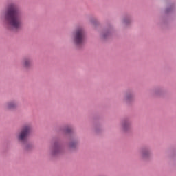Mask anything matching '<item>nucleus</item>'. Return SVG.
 Masks as SVG:
<instances>
[{
    "label": "nucleus",
    "instance_id": "nucleus-1",
    "mask_svg": "<svg viewBox=\"0 0 176 176\" xmlns=\"http://www.w3.org/2000/svg\"><path fill=\"white\" fill-rule=\"evenodd\" d=\"M5 19L10 30H20L23 27V16L15 4L8 6Z\"/></svg>",
    "mask_w": 176,
    "mask_h": 176
},
{
    "label": "nucleus",
    "instance_id": "nucleus-2",
    "mask_svg": "<svg viewBox=\"0 0 176 176\" xmlns=\"http://www.w3.org/2000/svg\"><path fill=\"white\" fill-rule=\"evenodd\" d=\"M73 41L77 46H80L85 43V31L82 28H78L75 31Z\"/></svg>",
    "mask_w": 176,
    "mask_h": 176
},
{
    "label": "nucleus",
    "instance_id": "nucleus-3",
    "mask_svg": "<svg viewBox=\"0 0 176 176\" xmlns=\"http://www.w3.org/2000/svg\"><path fill=\"white\" fill-rule=\"evenodd\" d=\"M32 130V129L30 125H25L22 128V130L18 136L19 141H25V140H27V137L30 135V133H31Z\"/></svg>",
    "mask_w": 176,
    "mask_h": 176
},
{
    "label": "nucleus",
    "instance_id": "nucleus-4",
    "mask_svg": "<svg viewBox=\"0 0 176 176\" xmlns=\"http://www.w3.org/2000/svg\"><path fill=\"white\" fill-rule=\"evenodd\" d=\"M21 65L25 69H28L32 67V60L30 58H25L21 62Z\"/></svg>",
    "mask_w": 176,
    "mask_h": 176
},
{
    "label": "nucleus",
    "instance_id": "nucleus-5",
    "mask_svg": "<svg viewBox=\"0 0 176 176\" xmlns=\"http://www.w3.org/2000/svg\"><path fill=\"white\" fill-rule=\"evenodd\" d=\"M61 151V148H60V146H58V144H55L51 149V153L52 155V156H56L57 155H58V153H60Z\"/></svg>",
    "mask_w": 176,
    "mask_h": 176
},
{
    "label": "nucleus",
    "instance_id": "nucleus-6",
    "mask_svg": "<svg viewBox=\"0 0 176 176\" xmlns=\"http://www.w3.org/2000/svg\"><path fill=\"white\" fill-rule=\"evenodd\" d=\"M7 108L8 109H14L17 107V103L14 102H10L7 104Z\"/></svg>",
    "mask_w": 176,
    "mask_h": 176
},
{
    "label": "nucleus",
    "instance_id": "nucleus-7",
    "mask_svg": "<svg viewBox=\"0 0 176 176\" xmlns=\"http://www.w3.org/2000/svg\"><path fill=\"white\" fill-rule=\"evenodd\" d=\"M141 155H142V157H143L144 159H146V157L149 156V151H142L141 153Z\"/></svg>",
    "mask_w": 176,
    "mask_h": 176
},
{
    "label": "nucleus",
    "instance_id": "nucleus-8",
    "mask_svg": "<svg viewBox=\"0 0 176 176\" xmlns=\"http://www.w3.org/2000/svg\"><path fill=\"white\" fill-rule=\"evenodd\" d=\"M129 127H130V124L128 122H124V124H122V129L124 130H127V129H129Z\"/></svg>",
    "mask_w": 176,
    "mask_h": 176
},
{
    "label": "nucleus",
    "instance_id": "nucleus-9",
    "mask_svg": "<svg viewBox=\"0 0 176 176\" xmlns=\"http://www.w3.org/2000/svg\"><path fill=\"white\" fill-rule=\"evenodd\" d=\"M131 96L132 94H128V96H126V100H130V98H131Z\"/></svg>",
    "mask_w": 176,
    "mask_h": 176
},
{
    "label": "nucleus",
    "instance_id": "nucleus-10",
    "mask_svg": "<svg viewBox=\"0 0 176 176\" xmlns=\"http://www.w3.org/2000/svg\"><path fill=\"white\" fill-rule=\"evenodd\" d=\"M71 131V129H67V130H66V132L67 133H69Z\"/></svg>",
    "mask_w": 176,
    "mask_h": 176
},
{
    "label": "nucleus",
    "instance_id": "nucleus-11",
    "mask_svg": "<svg viewBox=\"0 0 176 176\" xmlns=\"http://www.w3.org/2000/svg\"><path fill=\"white\" fill-rule=\"evenodd\" d=\"M71 147H72V148H74V146H73L72 144H71Z\"/></svg>",
    "mask_w": 176,
    "mask_h": 176
},
{
    "label": "nucleus",
    "instance_id": "nucleus-12",
    "mask_svg": "<svg viewBox=\"0 0 176 176\" xmlns=\"http://www.w3.org/2000/svg\"><path fill=\"white\" fill-rule=\"evenodd\" d=\"M124 23H126V21H124Z\"/></svg>",
    "mask_w": 176,
    "mask_h": 176
}]
</instances>
